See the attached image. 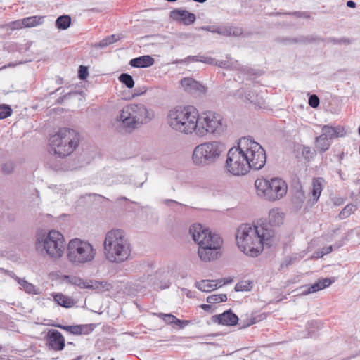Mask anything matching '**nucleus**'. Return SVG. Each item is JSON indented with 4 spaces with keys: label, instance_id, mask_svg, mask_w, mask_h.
I'll list each match as a JSON object with an SVG mask.
<instances>
[{
    "label": "nucleus",
    "instance_id": "nucleus-23",
    "mask_svg": "<svg viewBox=\"0 0 360 360\" xmlns=\"http://www.w3.org/2000/svg\"><path fill=\"white\" fill-rule=\"evenodd\" d=\"M63 281L66 283L79 287L80 288H90L91 285L86 281H84L80 277L74 275H64Z\"/></svg>",
    "mask_w": 360,
    "mask_h": 360
},
{
    "label": "nucleus",
    "instance_id": "nucleus-50",
    "mask_svg": "<svg viewBox=\"0 0 360 360\" xmlns=\"http://www.w3.org/2000/svg\"><path fill=\"white\" fill-rule=\"evenodd\" d=\"M297 194L300 200L302 201L304 198V195L300 184H298V191L297 192Z\"/></svg>",
    "mask_w": 360,
    "mask_h": 360
},
{
    "label": "nucleus",
    "instance_id": "nucleus-51",
    "mask_svg": "<svg viewBox=\"0 0 360 360\" xmlns=\"http://www.w3.org/2000/svg\"><path fill=\"white\" fill-rule=\"evenodd\" d=\"M117 39L115 38V35H112L110 37L106 39L105 41H103V44L105 45L112 44L115 41H116Z\"/></svg>",
    "mask_w": 360,
    "mask_h": 360
},
{
    "label": "nucleus",
    "instance_id": "nucleus-39",
    "mask_svg": "<svg viewBox=\"0 0 360 360\" xmlns=\"http://www.w3.org/2000/svg\"><path fill=\"white\" fill-rule=\"evenodd\" d=\"M193 61L201 62L203 63L214 65V63H215V58H212L210 56L198 55V57H196L195 58H193Z\"/></svg>",
    "mask_w": 360,
    "mask_h": 360
},
{
    "label": "nucleus",
    "instance_id": "nucleus-21",
    "mask_svg": "<svg viewBox=\"0 0 360 360\" xmlns=\"http://www.w3.org/2000/svg\"><path fill=\"white\" fill-rule=\"evenodd\" d=\"M154 59L150 56H143L130 60L129 65L134 68H148L153 65Z\"/></svg>",
    "mask_w": 360,
    "mask_h": 360
},
{
    "label": "nucleus",
    "instance_id": "nucleus-7",
    "mask_svg": "<svg viewBox=\"0 0 360 360\" xmlns=\"http://www.w3.org/2000/svg\"><path fill=\"white\" fill-rule=\"evenodd\" d=\"M226 150L219 141H210L198 145L193 150L192 160L198 167H206L214 163Z\"/></svg>",
    "mask_w": 360,
    "mask_h": 360
},
{
    "label": "nucleus",
    "instance_id": "nucleus-57",
    "mask_svg": "<svg viewBox=\"0 0 360 360\" xmlns=\"http://www.w3.org/2000/svg\"><path fill=\"white\" fill-rule=\"evenodd\" d=\"M347 6L349 8H355L356 7V3L353 1H348L347 2Z\"/></svg>",
    "mask_w": 360,
    "mask_h": 360
},
{
    "label": "nucleus",
    "instance_id": "nucleus-6",
    "mask_svg": "<svg viewBox=\"0 0 360 360\" xmlns=\"http://www.w3.org/2000/svg\"><path fill=\"white\" fill-rule=\"evenodd\" d=\"M237 146L246 161L250 162L251 169H261L266 164V155L262 146L252 139V136H241Z\"/></svg>",
    "mask_w": 360,
    "mask_h": 360
},
{
    "label": "nucleus",
    "instance_id": "nucleus-33",
    "mask_svg": "<svg viewBox=\"0 0 360 360\" xmlns=\"http://www.w3.org/2000/svg\"><path fill=\"white\" fill-rule=\"evenodd\" d=\"M253 284L250 281H242L237 283L235 285V290L236 292L250 291L252 288Z\"/></svg>",
    "mask_w": 360,
    "mask_h": 360
},
{
    "label": "nucleus",
    "instance_id": "nucleus-9",
    "mask_svg": "<svg viewBox=\"0 0 360 360\" xmlns=\"http://www.w3.org/2000/svg\"><path fill=\"white\" fill-rule=\"evenodd\" d=\"M258 195L270 201L280 200L288 191L286 182L281 178L274 177L270 180L258 178L255 182Z\"/></svg>",
    "mask_w": 360,
    "mask_h": 360
},
{
    "label": "nucleus",
    "instance_id": "nucleus-17",
    "mask_svg": "<svg viewBox=\"0 0 360 360\" xmlns=\"http://www.w3.org/2000/svg\"><path fill=\"white\" fill-rule=\"evenodd\" d=\"M170 17L173 20L181 22L184 25H187L193 24L196 20V17L194 13L181 9H176L171 11Z\"/></svg>",
    "mask_w": 360,
    "mask_h": 360
},
{
    "label": "nucleus",
    "instance_id": "nucleus-30",
    "mask_svg": "<svg viewBox=\"0 0 360 360\" xmlns=\"http://www.w3.org/2000/svg\"><path fill=\"white\" fill-rule=\"evenodd\" d=\"M18 284L20 285V289L24 290L30 295H37L39 290L32 283H29L25 278H22Z\"/></svg>",
    "mask_w": 360,
    "mask_h": 360
},
{
    "label": "nucleus",
    "instance_id": "nucleus-24",
    "mask_svg": "<svg viewBox=\"0 0 360 360\" xmlns=\"http://www.w3.org/2000/svg\"><path fill=\"white\" fill-rule=\"evenodd\" d=\"M54 301L60 306L70 308L75 302L73 299L60 292L53 294Z\"/></svg>",
    "mask_w": 360,
    "mask_h": 360
},
{
    "label": "nucleus",
    "instance_id": "nucleus-43",
    "mask_svg": "<svg viewBox=\"0 0 360 360\" xmlns=\"http://www.w3.org/2000/svg\"><path fill=\"white\" fill-rule=\"evenodd\" d=\"M73 134H78L79 133L77 132L75 129L69 128V127H63L60 128L59 131L56 133L55 135H72Z\"/></svg>",
    "mask_w": 360,
    "mask_h": 360
},
{
    "label": "nucleus",
    "instance_id": "nucleus-54",
    "mask_svg": "<svg viewBox=\"0 0 360 360\" xmlns=\"http://www.w3.org/2000/svg\"><path fill=\"white\" fill-rule=\"evenodd\" d=\"M200 307L206 311L211 312L212 311V307L210 304H203L200 305Z\"/></svg>",
    "mask_w": 360,
    "mask_h": 360
},
{
    "label": "nucleus",
    "instance_id": "nucleus-12",
    "mask_svg": "<svg viewBox=\"0 0 360 360\" xmlns=\"http://www.w3.org/2000/svg\"><path fill=\"white\" fill-rule=\"evenodd\" d=\"M79 145L77 136H50L49 152L59 158H65L71 154Z\"/></svg>",
    "mask_w": 360,
    "mask_h": 360
},
{
    "label": "nucleus",
    "instance_id": "nucleus-32",
    "mask_svg": "<svg viewBox=\"0 0 360 360\" xmlns=\"http://www.w3.org/2000/svg\"><path fill=\"white\" fill-rule=\"evenodd\" d=\"M24 27H32L40 25L43 22V17L30 16L23 18Z\"/></svg>",
    "mask_w": 360,
    "mask_h": 360
},
{
    "label": "nucleus",
    "instance_id": "nucleus-5",
    "mask_svg": "<svg viewBox=\"0 0 360 360\" xmlns=\"http://www.w3.org/2000/svg\"><path fill=\"white\" fill-rule=\"evenodd\" d=\"M154 112L143 103H131L122 108L118 120L129 131L141 127L154 117Z\"/></svg>",
    "mask_w": 360,
    "mask_h": 360
},
{
    "label": "nucleus",
    "instance_id": "nucleus-40",
    "mask_svg": "<svg viewBox=\"0 0 360 360\" xmlns=\"http://www.w3.org/2000/svg\"><path fill=\"white\" fill-rule=\"evenodd\" d=\"M12 113L11 108L8 105H0V120L9 117Z\"/></svg>",
    "mask_w": 360,
    "mask_h": 360
},
{
    "label": "nucleus",
    "instance_id": "nucleus-55",
    "mask_svg": "<svg viewBox=\"0 0 360 360\" xmlns=\"http://www.w3.org/2000/svg\"><path fill=\"white\" fill-rule=\"evenodd\" d=\"M345 244V242H344V239L341 240L339 242H337L334 244L333 248L335 249H338L340 248V247H342L343 245Z\"/></svg>",
    "mask_w": 360,
    "mask_h": 360
},
{
    "label": "nucleus",
    "instance_id": "nucleus-27",
    "mask_svg": "<svg viewBox=\"0 0 360 360\" xmlns=\"http://www.w3.org/2000/svg\"><path fill=\"white\" fill-rule=\"evenodd\" d=\"M216 281L202 280L195 283V287L202 292H211L218 288Z\"/></svg>",
    "mask_w": 360,
    "mask_h": 360
},
{
    "label": "nucleus",
    "instance_id": "nucleus-1",
    "mask_svg": "<svg viewBox=\"0 0 360 360\" xmlns=\"http://www.w3.org/2000/svg\"><path fill=\"white\" fill-rule=\"evenodd\" d=\"M274 231L266 224L257 225L243 224L236 233V240L238 248L246 255L257 257L263 250L264 244L270 245L269 240Z\"/></svg>",
    "mask_w": 360,
    "mask_h": 360
},
{
    "label": "nucleus",
    "instance_id": "nucleus-52",
    "mask_svg": "<svg viewBox=\"0 0 360 360\" xmlns=\"http://www.w3.org/2000/svg\"><path fill=\"white\" fill-rule=\"evenodd\" d=\"M196 57H198V56H189L187 58H186L185 59L181 60L179 61H178L177 63H188L191 62H193V58H195Z\"/></svg>",
    "mask_w": 360,
    "mask_h": 360
},
{
    "label": "nucleus",
    "instance_id": "nucleus-60",
    "mask_svg": "<svg viewBox=\"0 0 360 360\" xmlns=\"http://www.w3.org/2000/svg\"><path fill=\"white\" fill-rule=\"evenodd\" d=\"M73 345V343H72V342H68V345Z\"/></svg>",
    "mask_w": 360,
    "mask_h": 360
},
{
    "label": "nucleus",
    "instance_id": "nucleus-31",
    "mask_svg": "<svg viewBox=\"0 0 360 360\" xmlns=\"http://www.w3.org/2000/svg\"><path fill=\"white\" fill-rule=\"evenodd\" d=\"M71 23V18L69 15H61L56 21V26L60 30H66Z\"/></svg>",
    "mask_w": 360,
    "mask_h": 360
},
{
    "label": "nucleus",
    "instance_id": "nucleus-38",
    "mask_svg": "<svg viewBox=\"0 0 360 360\" xmlns=\"http://www.w3.org/2000/svg\"><path fill=\"white\" fill-rule=\"evenodd\" d=\"M71 328V333L74 335H82L88 333V326L79 325L72 326Z\"/></svg>",
    "mask_w": 360,
    "mask_h": 360
},
{
    "label": "nucleus",
    "instance_id": "nucleus-41",
    "mask_svg": "<svg viewBox=\"0 0 360 360\" xmlns=\"http://www.w3.org/2000/svg\"><path fill=\"white\" fill-rule=\"evenodd\" d=\"M157 316L164 320V321L167 324H172L175 323V319L176 316L172 315V314H163V313H159L157 314Z\"/></svg>",
    "mask_w": 360,
    "mask_h": 360
},
{
    "label": "nucleus",
    "instance_id": "nucleus-14",
    "mask_svg": "<svg viewBox=\"0 0 360 360\" xmlns=\"http://www.w3.org/2000/svg\"><path fill=\"white\" fill-rule=\"evenodd\" d=\"M46 345L55 352L62 351L65 346V340L62 333L56 329H49L45 336Z\"/></svg>",
    "mask_w": 360,
    "mask_h": 360
},
{
    "label": "nucleus",
    "instance_id": "nucleus-58",
    "mask_svg": "<svg viewBox=\"0 0 360 360\" xmlns=\"http://www.w3.org/2000/svg\"><path fill=\"white\" fill-rule=\"evenodd\" d=\"M165 202V204H167L168 205H169V203H174V204H177V205H181V203H179L178 202H176L175 200H166Z\"/></svg>",
    "mask_w": 360,
    "mask_h": 360
},
{
    "label": "nucleus",
    "instance_id": "nucleus-37",
    "mask_svg": "<svg viewBox=\"0 0 360 360\" xmlns=\"http://www.w3.org/2000/svg\"><path fill=\"white\" fill-rule=\"evenodd\" d=\"M227 296L226 294L212 295L207 297V302L210 304L226 302Z\"/></svg>",
    "mask_w": 360,
    "mask_h": 360
},
{
    "label": "nucleus",
    "instance_id": "nucleus-28",
    "mask_svg": "<svg viewBox=\"0 0 360 360\" xmlns=\"http://www.w3.org/2000/svg\"><path fill=\"white\" fill-rule=\"evenodd\" d=\"M333 136H316L315 146L320 152H325L328 150L331 145V139Z\"/></svg>",
    "mask_w": 360,
    "mask_h": 360
},
{
    "label": "nucleus",
    "instance_id": "nucleus-56",
    "mask_svg": "<svg viewBox=\"0 0 360 360\" xmlns=\"http://www.w3.org/2000/svg\"><path fill=\"white\" fill-rule=\"evenodd\" d=\"M56 326L60 328H61V329H63V330H65L67 331H69L71 333V328H72V326L57 325Z\"/></svg>",
    "mask_w": 360,
    "mask_h": 360
},
{
    "label": "nucleus",
    "instance_id": "nucleus-36",
    "mask_svg": "<svg viewBox=\"0 0 360 360\" xmlns=\"http://www.w3.org/2000/svg\"><path fill=\"white\" fill-rule=\"evenodd\" d=\"M333 250V245H329L326 247H323L313 253L312 258L319 259L323 257L324 255H326L330 253Z\"/></svg>",
    "mask_w": 360,
    "mask_h": 360
},
{
    "label": "nucleus",
    "instance_id": "nucleus-22",
    "mask_svg": "<svg viewBox=\"0 0 360 360\" xmlns=\"http://www.w3.org/2000/svg\"><path fill=\"white\" fill-rule=\"evenodd\" d=\"M323 179L321 177L315 178L313 179L311 194L314 202H316L320 198L321 193L323 188Z\"/></svg>",
    "mask_w": 360,
    "mask_h": 360
},
{
    "label": "nucleus",
    "instance_id": "nucleus-49",
    "mask_svg": "<svg viewBox=\"0 0 360 360\" xmlns=\"http://www.w3.org/2000/svg\"><path fill=\"white\" fill-rule=\"evenodd\" d=\"M175 320H176V321H175L174 324L177 325L181 328H184L186 326H187L188 324V321H186V320H180V319H177L176 317Z\"/></svg>",
    "mask_w": 360,
    "mask_h": 360
},
{
    "label": "nucleus",
    "instance_id": "nucleus-34",
    "mask_svg": "<svg viewBox=\"0 0 360 360\" xmlns=\"http://www.w3.org/2000/svg\"><path fill=\"white\" fill-rule=\"evenodd\" d=\"M119 80L129 89H131L134 86V81L132 77L129 74H121L119 77Z\"/></svg>",
    "mask_w": 360,
    "mask_h": 360
},
{
    "label": "nucleus",
    "instance_id": "nucleus-8",
    "mask_svg": "<svg viewBox=\"0 0 360 360\" xmlns=\"http://www.w3.org/2000/svg\"><path fill=\"white\" fill-rule=\"evenodd\" d=\"M35 245L38 251H45L49 257L59 259L64 253L65 239L59 231L51 230L46 235L39 236Z\"/></svg>",
    "mask_w": 360,
    "mask_h": 360
},
{
    "label": "nucleus",
    "instance_id": "nucleus-15",
    "mask_svg": "<svg viewBox=\"0 0 360 360\" xmlns=\"http://www.w3.org/2000/svg\"><path fill=\"white\" fill-rule=\"evenodd\" d=\"M212 321L219 325L233 326L237 324L238 317L231 310H226L221 314L212 316Z\"/></svg>",
    "mask_w": 360,
    "mask_h": 360
},
{
    "label": "nucleus",
    "instance_id": "nucleus-44",
    "mask_svg": "<svg viewBox=\"0 0 360 360\" xmlns=\"http://www.w3.org/2000/svg\"><path fill=\"white\" fill-rule=\"evenodd\" d=\"M14 169V164L13 162H6L2 165L1 169L3 173L4 174H10L13 172Z\"/></svg>",
    "mask_w": 360,
    "mask_h": 360
},
{
    "label": "nucleus",
    "instance_id": "nucleus-62",
    "mask_svg": "<svg viewBox=\"0 0 360 360\" xmlns=\"http://www.w3.org/2000/svg\"><path fill=\"white\" fill-rule=\"evenodd\" d=\"M2 349V346L0 345V351Z\"/></svg>",
    "mask_w": 360,
    "mask_h": 360
},
{
    "label": "nucleus",
    "instance_id": "nucleus-25",
    "mask_svg": "<svg viewBox=\"0 0 360 360\" xmlns=\"http://www.w3.org/2000/svg\"><path fill=\"white\" fill-rule=\"evenodd\" d=\"M229 58V57H227ZM214 65L225 68V69H231V70H244V68L240 66V65L238 63V61H233L231 59H228L226 60H217L215 59V63H214Z\"/></svg>",
    "mask_w": 360,
    "mask_h": 360
},
{
    "label": "nucleus",
    "instance_id": "nucleus-53",
    "mask_svg": "<svg viewBox=\"0 0 360 360\" xmlns=\"http://www.w3.org/2000/svg\"><path fill=\"white\" fill-rule=\"evenodd\" d=\"M202 30L211 32L212 33H217V27H212V26H207V27H203Z\"/></svg>",
    "mask_w": 360,
    "mask_h": 360
},
{
    "label": "nucleus",
    "instance_id": "nucleus-29",
    "mask_svg": "<svg viewBox=\"0 0 360 360\" xmlns=\"http://www.w3.org/2000/svg\"><path fill=\"white\" fill-rule=\"evenodd\" d=\"M217 33L224 36H239L242 32L240 28L234 27H217Z\"/></svg>",
    "mask_w": 360,
    "mask_h": 360
},
{
    "label": "nucleus",
    "instance_id": "nucleus-11",
    "mask_svg": "<svg viewBox=\"0 0 360 360\" xmlns=\"http://www.w3.org/2000/svg\"><path fill=\"white\" fill-rule=\"evenodd\" d=\"M198 124L197 130L199 133L221 134L225 132L226 128L222 116L211 110L203 112L199 115Z\"/></svg>",
    "mask_w": 360,
    "mask_h": 360
},
{
    "label": "nucleus",
    "instance_id": "nucleus-2",
    "mask_svg": "<svg viewBox=\"0 0 360 360\" xmlns=\"http://www.w3.org/2000/svg\"><path fill=\"white\" fill-rule=\"evenodd\" d=\"M189 231L193 240L199 245L198 253L202 261L207 262L218 258L223 244L219 234L212 233L200 224L191 226Z\"/></svg>",
    "mask_w": 360,
    "mask_h": 360
},
{
    "label": "nucleus",
    "instance_id": "nucleus-4",
    "mask_svg": "<svg viewBox=\"0 0 360 360\" xmlns=\"http://www.w3.org/2000/svg\"><path fill=\"white\" fill-rule=\"evenodd\" d=\"M167 120L173 129L191 134L198 127L199 112L193 105L176 106L169 111Z\"/></svg>",
    "mask_w": 360,
    "mask_h": 360
},
{
    "label": "nucleus",
    "instance_id": "nucleus-13",
    "mask_svg": "<svg viewBox=\"0 0 360 360\" xmlns=\"http://www.w3.org/2000/svg\"><path fill=\"white\" fill-rule=\"evenodd\" d=\"M246 160L237 146L229 150L226 167L234 176L245 175L251 169L250 162Z\"/></svg>",
    "mask_w": 360,
    "mask_h": 360
},
{
    "label": "nucleus",
    "instance_id": "nucleus-35",
    "mask_svg": "<svg viewBox=\"0 0 360 360\" xmlns=\"http://www.w3.org/2000/svg\"><path fill=\"white\" fill-rule=\"evenodd\" d=\"M356 209V206L353 204H348L346 205L339 214V217L341 219L347 218L351 215Z\"/></svg>",
    "mask_w": 360,
    "mask_h": 360
},
{
    "label": "nucleus",
    "instance_id": "nucleus-48",
    "mask_svg": "<svg viewBox=\"0 0 360 360\" xmlns=\"http://www.w3.org/2000/svg\"><path fill=\"white\" fill-rule=\"evenodd\" d=\"M23 20H18L16 21H13L11 23V28L14 29H20L24 27Z\"/></svg>",
    "mask_w": 360,
    "mask_h": 360
},
{
    "label": "nucleus",
    "instance_id": "nucleus-42",
    "mask_svg": "<svg viewBox=\"0 0 360 360\" xmlns=\"http://www.w3.org/2000/svg\"><path fill=\"white\" fill-rule=\"evenodd\" d=\"M302 154L306 160L309 161L310 159L314 156V151L312 150L309 147L303 146L302 150Z\"/></svg>",
    "mask_w": 360,
    "mask_h": 360
},
{
    "label": "nucleus",
    "instance_id": "nucleus-10",
    "mask_svg": "<svg viewBox=\"0 0 360 360\" xmlns=\"http://www.w3.org/2000/svg\"><path fill=\"white\" fill-rule=\"evenodd\" d=\"M95 255L96 250L86 241L75 238L68 243L67 257L69 262L75 266L91 262Z\"/></svg>",
    "mask_w": 360,
    "mask_h": 360
},
{
    "label": "nucleus",
    "instance_id": "nucleus-3",
    "mask_svg": "<svg viewBox=\"0 0 360 360\" xmlns=\"http://www.w3.org/2000/svg\"><path fill=\"white\" fill-rule=\"evenodd\" d=\"M104 250L107 259L113 263H122L129 258L131 245L122 229H112L106 233Z\"/></svg>",
    "mask_w": 360,
    "mask_h": 360
},
{
    "label": "nucleus",
    "instance_id": "nucleus-26",
    "mask_svg": "<svg viewBox=\"0 0 360 360\" xmlns=\"http://www.w3.org/2000/svg\"><path fill=\"white\" fill-rule=\"evenodd\" d=\"M246 98L256 108H261L264 107V101L263 97L259 95L257 90L250 91L246 95Z\"/></svg>",
    "mask_w": 360,
    "mask_h": 360
},
{
    "label": "nucleus",
    "instance_id": "nucleus-20",
    "mask_svg": "<svg viewBox=\"0 0 360 360\" xmlns=\"http://www.w3.org/2000/svg\"><path fill=\"white\" fill-rule=\"evenodd\" d=\"M284 219V213L280 208L276 207L271 209L269 212V227L271 226H278L283 224Z\"/></svg>",
    "mask_w": 360,
    "mask_h": 360
},
{
    "label": "nucleus",
    "instance_id": "nucleus-59",
    "mask_svg": "<svg viewBox=\"0 0 360 360\" xmlns=\"http://www.w3.org/2000/svg\"><path fill=\"white\" fill-rule=\"evenodd\" d=\"M291 264H292V261H291V259H289L288 261L285 262V264L283 263L281 266L283 268L284 266H288V265H290Z\"/></svg>",
    "mask_w": 360,
    "mask_h": 360
},
{
    "label": "nucleus",
    "instance_id": "nucleus-47",
    "mask_svg": "<svg viewBox=\"0 0 360 360\" xmlns=\"http://www.w3.org/2000/svg\"><path fill=\"white\" fill-rule=\"evenodd\" d=\"M309 104L312 108H316L319 105V97L314 94L311 95L309 98Z\"/></svg>",
    "mask_w": 360,
    "mask_h": 360
},
{
    "label": "nucleus",
    "instance_id": "nucleus-61",
    "mask_svg": "<svg viewBox=\"0 0 360 360\" xmlns=\"http://www.w3.org/2000/svg\"><path fill=\"white\" fill-rule=\"evenodd\" d=\"M358 131H359V134L360 135V126H359Z\"/></svg>",
    "mask_w": 360,
    "mask_h": 360
},
{
    "label": "nucleus",
    "instance_id": "nucleus-45",
    "mask_svg": "<svg viewBox=\"0 0 360 360\" xmlns=\"http://www.w3.org/2000/svg\"><path fill=\"white\" fill-rule=\"evenodd\" d=\"M0 271L11 278L15 279L18 283L20 282V281L22 279L21 278L18 277L13 271L4 269V268H0Z\"/></svg>",
    "mask_w": 360,
    "mask_h": 360
},
{
    "label": "nucleus",
    "instance_id": "nucleus-19",
    "mask_svg": "<svg viewBox=\"0 0 360 360\" xmlns=\"http://www.w3.org/2000/svg\"><path fill=\"white\" fill-rule=\"evenodd\" d=\"M321 135H347L354 133L349 127L340 125H323L321 127Z\"/></svg>",
    "mask_w": 360,
    "mask_h": 360
},
{
    "label": "nucleus",
    "instance_id": "nucleus-18",
    "mask_svg": "<svg viewBox=\"0 0 360 360\" xmlns=\"http://www.w3.org/2000/svg\"><path fill=\"white\" fill-rule=\"evenodd\" d=\"M335 282V278H325L319 279L317 282L305 286V289L302 292V295H307L313 292H318L326 288L329 287L332 283Z\"/></svg>",
    "mask_w": 360,
    "mask_h": 360
},
{
    "label": "nucleus",
    "instance_id": "nucleus-46",
    "mask_svg": "<svg viewBox=\"0 0 360 360\" xmlns=\"http://www.w3.org/2000/svg\"><path fill=\"white\" fill-rule=\"evenodd\" d=\"M89 75L88 69L86 67L80 65L79 72H78V76L80 79H85Z\"/></svg>",
    "mask_w": 360,
    "mask_h": 360
},
{
    "label": "nucleus",
    "instance_id": "nucleus-16",
    "mask_svg": "<svg viewBox=\"0 0 360 360\" xmlns=\"http://www.w3.org/2000/svg\"><path fill=\"white\" fill-rule=\"evenodd\" d=\"M180 85L184 91L189 94L205 91L204 86L192 77H184L180 80Z\"/></svg>",
    "mask_w": 360,
    "mask_h": 360
}]
</instances>
